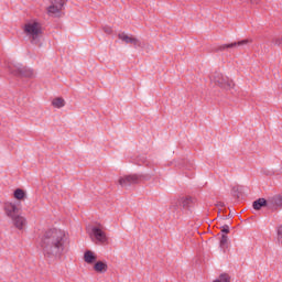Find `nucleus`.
<instances>
[{
  "instance_id": "obj_1",
  "label": "nucleus",
  "mask_w": 282,
  "mask_h": 282,
  "mask_svg": "<svg viewBox=\"0 0 282 282\" xmlns=\"http://www.w3.org/2000/svg\"><path fill=\"white\" fill-rule=\"evenodd\" d=\"M67 235L61 229H48L41 238L40 246L45 259H59L65 251Z\"/></svg>"
},
{
  "instance_id": "obj_2",
  "label": "nucleus",
  "mask_w": 282,
  "mask_h": 282,
  "mask_svg": "<svg viewBox=\"0 0 282 282\" xmlns=\"http://www.w3.org/2000/svg\"><path fill=\"white\" fill-rule=\"evenodd\" d=\"M153 177V174H130L119 178V184L122 188H129L133 184H140V182H149Z\"/></svg>"
},
{
  "instance_id": "obj_3",
  "label": "nucleus",
  "mask_w": 282,
  "mask_h": 282,
  "mask_svg": "<svg viewBox=\"0 0 282 282\" xmlns=\"http://www.w3.org/2000/svg\"><path fill=\"white\" fill-rule=\"evenodd\" d=\"M196 204L197 198L193 196H186L178 199L174 205H172L170 207V210H172V213H180V210H182L183 213H191V210L195 208Z\"/></svg>"
},
{
  "instance_id": "obj_4",
  "label": "nucleus",
  "mask_w": 282,
  "mask_h": 282,
  "mask_svg": "<svg viewBox=\"0 0 282 282\" xmlns=\"http://www.w3.org/2000/svg\"><path fill=\"white\" fill-rule=\"evenodd\" d=\"M24 32L33 45H39L41 43V23L39 22H29L24 25Z\"/></svg>"
},
{
  "instance_id": "obj_5",
  "label": "nucleus",
  "mask_w": 282,
  "mask_h": 282,
  "mask_svg": "<svg viewBox=\"0 0 282 282\" xmlns=\"http://www.w3.org/2000/svg\"><path fill=\"white\" fill-rule=\"evenodd\" d=\"M210 82L226 91H230V89L235 87V82H232V79H229L228 77L224 76V74L217 72L210 77Z\"/></svg>"
},
{
  "instance_id": "obj_6",
  "label": "nucleus",
  "mask_w": 282,
  "mask_h": 282,
  "mask_svg": "<svg viewBox=\"0 0 282 282\" xmlns=\"http://www.w3.org/2000/svg\"><path fill=\"white\" fill-rule=\"evenodd\" d=\"M8 69L12 76H17L18 78H34V70L21 64L9 66Z\"/></svg>"
},
{
  "instance_id": "obj_7",
  "label": "nucleus",
  "mask_w": 282,
  "mask_h": 282,
  "mask_svg": "<svg viewBox=\"0 0 282 282\" xmlns=\"http://www.w3.org/2000/svg\"><path fill=\"white\" fill-rule=\"evenodd\" d=\"M252 43V39H245L238 42H232L229 44H223L216 48V52H225V50H232L234 47H246Z\"/></svg>"
},
{
  "instance_id": "obj_8",
  "label": "nucleus",
  "mask_w": 282,
  "mask_h": 282,
  "mask_svg": "<svg viewBox=\"0 0 282 282\" xmlns=\"http://www.w3.org/2000/svg\"><path fill=\"white\" fill-rule=\"evenodd\" d=\"M65 3H67V0H52L51 6L47 8L48 14H61Z\"/></svg>"
},
{
  "instance_id": "obj_9",
  "label": "nucleus",
  "mask_w": 282,
  "mask_h": 282,
  "mask_svg": "<svg viewBox=\"0 0 282 282\" xmlns=\"http://www.w3.org/2000/svg\"><path fill=\"white\" fill-rule=\"evenodd\" d=\"M276 208H282V194L269 197V209L276 210Z\"/></svg>"
},
{
  "instance_id": "obj_10",
  "label": "nucleus",
  "mask_w": 282,
  "mask_h": 282,
  "mask_svg": "<svg viewBox=\"0 0 282 282\" xmlns=\"http://www.w3.org/2000/svg\"><path fill=\"white\" fill-rule=\"evenodd\" d=\"M270 208V199L269 198H258L252 203L253 210H261L262 208Z\"/></svg>"
},
{
  "instance_id": "obj_11",
  "label": "nucleus",
  "mask_w": 282,
  "mask_h": 282,
  "mask_svg": "<svg viewBox=\"0 0 282 282\" xmlns=\"http://www.w3.org/2000/svg\"><path fill=\"white\" fill-rule=\"evenodd\" d=\"M4 210H6V215L10 217V219L11 217L19 215V207H17L13 203H6Z\"/></svg>"
},
{
  "instance_id": "obj_12",
  "label": "nucleus",
  "mask_w": 282,
  "mask_h": 282,
  "mask_svg": "<svg viewBox=\"0 0 282 282\" xmlns=\"http://www.w3.org/2000/svg\"><path fill=\"white\" fill-rule=\"evenodd\" d=\"M13 226L18 228V230H23V226H25V217L15 214V216L11 217Z\"/></svg>"
},
{
  "instance_id": "obj_13",
  "label": "nucleus",
  "mask_w": 282,
  "mask_h": 282,
  "mask_svg": "<svg viewBox=\"0 0 282 282\" xmlns=\"http://www.w3.org/2000/svg\"><path fill=\"white\" fill-rule=\"evenodd\" d=\"M93 235L99 243H105V241H107V235H105V231L99 227H93Z\"/></svg>"
},
{
  "instance_id": "obj_14",
  "label": "nucleus",
  "mask_w": 282,
  "mask_h": 282,
  "mask_svg": "<svg viewBox=\"0 0 282 282\" xmlns=\"http://www.w3.org/2000/svg\"><path fill=\"white\" fill-rule=\"evenodd\" d=\"M94 270H95V272H98L99 274H105V272H107V270H109V267L107 265V262L97 261L94 264Z\"/></svg>"
},
{
  "instance_id": "obj_15",
  "label": "nucleus",
  "mask_w": 282,
  "mask_h": 282,
  "mask_svg": "<svg viewBox=\"0 0 282 282\" xmlns=\"http://www.w3.org/2000/svg\"><path fill=\"white\" fill-rule=\"evenodd\" d=\"M52 105L53 107H55V109H63V107L65 106V99H63L62 97H56L55 99H53Z\"/></svg>"
},
{
  "instance_id": "obj_16",
  "label": "nucleus",
  "mask_w": 282,
  "mask_h": 282,
  "mask_svg": "<svg viewBox=\"0 0 282 282\" xmlns=\"http://www.w3.org/2000/svg\"><path fill=\"white\" fill-rule=\"evenodd\" d=\"M84 260L86 263H94L96 261V254H94L91 251L87 250L84 253Z\"/></svg>"
},
{
  "instance_id": "obj_17",
  "label": "nucleus",
  "mask_w": 282,
  "mask_h": 282,
  "mask_svg": "<svg viewBox=\"0 0 282 282\" xmlns=\"http://www.w3.org/2000/svg\"><path fill=\"white\" fill-rule=\"evenodd\" d=\"M178 166H180V169H186L187 171L195 169V165H193V163H191V161H186V160H182L178 163Z\"/></svg>"
},
{
  "instance_id": "obj_18",
  "label": "nucleus",
  "mask_w": 282,
  "mask_h": 282,
  "mask_svg": "<svg viewBox=\"0 0 282 282\" xmlns=\"http://www.w3.org/2000/svg\"><path fill=\"white\" fill-rule=\"evenodd\" d=\"M13 197H14L15 199H19V200L25 199V191H23V189H21V188H17V189L14 191V193H13Z\"/></svg>"
},
{
  "instance_id": "obj_19",
  "label": "nucleus",
  "mask_w": 282,
  "mask_h": 282,
  "mask_svg": "<svg viewBox=\"0 0 282 282\" xmlns=\"http://www.w3.org/2000/svg\"><path fill=\"white\" fill-rule=\"evenodd\" d=\"M219 246L221 250H226V248H228V236L226 234L221 235Z\"/></svg>"
},
{
  "instance_id": "obj_20",
  "label": "nucleus",
  "mask_w": 282,
  "mask_h": 282,
  "mask_svg": "<svg viewBox=\"0 0 282 282\" xmlns=\"http://www.w3.org/2000/svg\"><path fill=\"white\" fill-rule=\"evenodd\" d=\"M118 37L124 43H131L133 41V37L127 35L126 33H119Z\"/></svg>"
},
{
  "instance_id": "obj_21",
  "label": "nucleus",
  "mask_w": 282,
  "mask_h": 282,
  "mask_svg": "<svg viewBox=\"0 0 282 282\" xmlns=\"http://www.w3.org/2000/svg\"><path fill=\"white\" fill-rule=\"evenodd\" d=\"M232 197H237L238 199L241 197V187L234 186L231 189Z\"/></svg>"
},
{
  "instance_id": "obj_22",
  "label": "nucleus",
  "mask_w": 282,
  "mask_h": 282,
  "mask_svg": "<svg viewBox=\"0 0 282 282\" xmlns=\"http://www.w3.org/2000/svg\"><path fill=\"white\" fill-rule=\"evenodd\" d=\"M130 43L133 45L135 50H138V47H142V42L138 40V37H132V42Z\"/></svg>"
},
{
  "instance_id": "obj_23",
  "label": "nucleus",
  "mask_w": 282,
  "mask_h": 282,
  "mask_svg": "<svg viewBox=\"0 0 282 282\" xmlns=\"http://www.w3.org/2000/svg\"><path fill=\"white\" fill-rule=\"evenodd\" d=\"M221 232H224L225 235H228V232H230V226L228 225H224L223 227H220Z\"/></svg>"
},
{
  "instance_id": "obj_24",
  "label": "nucleus",
  "mask_w": 282,
  "mask_h": 282,
  "mask_svg": "<svg viewBox=\"0 0 282 282\" xmlns=\"http://www.w3.org/2000/svg\"><path fill=\"white\" fill-rule=\"evenodd\" d=\"M273 43H274V45L281 46V45H282V36L274 39V40H273Z\"/></svg>"
},
{
  "instance_id": "obj_25",
  "label": "nucleus",
  "mask_w": 282,
  "mask_h": 282,
  "mask_svg": "<svg viewBox=\"0 0 282 282\" xmlns=\"http://www.w3.org/2000/svg\"><path fill=\"white\" fill-rule=\"evenodd\" d=\"M104 31L106 32V34H111L112 32L111 28H104Z\"/></svg>"
},
{
  "instance_id": "obj_26",
  "label": "nucleus",
  "mask_w": 282,
  "mask_h": 282,
  "mask_svg": "<svg viewBox=\"0 0 282 282\" xmlns=\"http://www.w3.org/2000/svg\"><path fill=\"white\" fill-rule=\"evenodd\" d=\"M251 6H257L259 4V0H249Z\"/></svg>"
},
{
  "instance_id": "obj_27",
  "label": "nucleus",
  "mask_w": 282,
  "mask_h": 282,
  "mask_svg": "<svg viewBox=\"0 0 282 282\" xmlns=\"http://www.w3.org/2000/svg\"><path fill=\"white\" fill-rule=\"evenodd\" d=\"M217 206L224 207V203L218 202V203H217Z\"/></svg>"
},
{
  "instance_id": "obj_28",
  "label": "nucleus",
  "mask_w": 282,
  "mask_h": 282,
  "mask_svg": "<svg viewBox=\"0 0 282 282\" xmlns=\"http://www.w3.org/2000/svg\"><path fill=\"white\" fill-rule=\"evenodd\" d=\"M230 217H231V216H230V214H229L228 216H226V219H230Z\"/></svg>"
}]
</instances>
